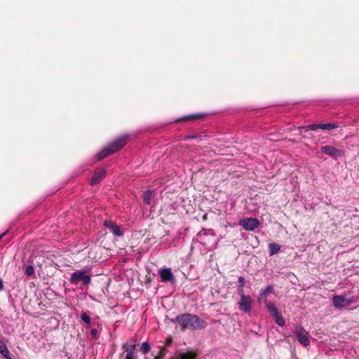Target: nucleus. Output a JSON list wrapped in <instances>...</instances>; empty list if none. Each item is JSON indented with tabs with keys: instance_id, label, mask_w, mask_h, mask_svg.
Masks as SVG:
<instances>
[{
	"instance_id": "1",
	"label": "nucleus",
	"mask_w": 359,
	"mask_h": 359,
	"mask_svg": "<svg viewBox=\"0 0 359 359\" xmlns=\"http://www.w3.org/2000/svg\"><path fill=\"white\" fill-rule=\"evenodd\" d=\"M173 323H177L183 330H201L205 327V323L196 315L184 313L178 315Z\"/></svg>"
},
{
	"instance_id": "2",
	"label": "nucleus",
	"mask_w": 359,
	"mask_h": 359,
	"mask_svg": "<svg viewBox=\"0 0 359 359\" xmlns=\"http://www.w3.org/2000/svg\"><path fill=\"white\" fill-rule=\"evenodd\" d=\"M128 135H123L119 137L114 140L112 142L108 144L106 147H104L102 150H101L97 154V160H102L105 157L108 156L110 154H112L117 151L120 150L123 148L128 139Z\"/></svg>"
},
{
	"instance_id": "3",
	"label": "nucleus",
	"mask_w": 359,
	"mask_h": 359,
	"mask_svg": "<svg viewBox=\"0 0 359 359\" xmlns=\"http://www.w3.org/2000/svg\"><path fill=\"white\" fill-rule=\"evenodd\" d=\"M197 241L207 248L216 246L215 233L212 230L202 229L196 235Z\"/></svg>"
},
{
	"instance_id": "4",
	"label": "nucleus",
	"mask_w": 359,
	"mask_h": 359,
	"mask_svg": "<svg viewBox=\"0 0 359 359\" xmlns=\"http://www.w3.org/2000/svg\"><path fill=\"white\" fill-rule=\"evenodd\" d=\"M69 281L74 285L81 282L83 285H88L91 281V277L90 275H86L83 271H76L71 274Z\"/></svg>"
},
{
	"instance_id": "5",
	"label": "nucleus",
	"mask_w": 359,
	"mask_h": 359,
	"mask_svg": "<svg viewBox=\"0 0 359 359\" xmlns=\"http://www.w3.org/2000/svg\"><path fill=\"white\" fill-rule=\"evenodd\" d=\"M123 350L121 356L124 359H137L136 344L125 343L122 345Z\"/></svg>"
},
{
	"instance_id": "6",
	"label": "nucleus",
	"mask_w": 359,
	"mask_h": 359,
	"mask_svg": "<svg viewBox=\"0 0 359 359\" xmlns=\"http://www.w3.org/2000/svg\"><path fill=\"white\" fill-rule=\"evenodd\" d=\"M295 336L298 341L304 346H307L310 344V340L309 339V333L303 327L297 326L294 331Z\"/></svg>"
},
{
	"instance_id": "7",
	"label": "nucleus",
	"mask_w": 359,
	"mask_h": 359,
	"mask_svg": "<svg viewBox=\"0 0 359 359\" xmlns=\"http://www.w3.org/2000/svg\"><path fill=\"white\" fill-rule=\"evenodd\" d=\"M338 128V125L336 123H315L308 125L304 127L306 131L309 130H316L317 129H323L326 130H331L332 129H336Z\"/></svg>"
},
{
	"instance_id": "8",
	"label": "nucleus",
	"mask_w": 359,
	"mask_h": 359,
	"mask_svg": "<svg viewBox=\"0 0 359 359\" xmlns=\"http://www.w3.org/2000/svg\"><path fill=\"white\" fill-rule=\"evenodd\" d=\"M240 224L245 230L254 231L259 225V222L257 218L250 217L241 220Z\"/></svg>"
},
{
	"instance_id": "9",
	"label": "nucleus",
	"mask_w": 359,
	"mask_h": 359,
	"mask_svg": "<svg viewBox=\"0 0 359 359\" xmlns=\"http://www.w3.org/2000/svg\"><path fill=\"white\" fill-rule=\"evenodd\" d=\"M252 299L250 295H246L241 297L238 302L241 311L245 313H249L252 309Z\"/></svg>"
},
{
	"instance_id": "10",
	"label": "nucleus",
	"mask_w": 359,
	"mask_h": 359,
	"mask_svg": "<svg viewBox=\"0 0 359 359\" xmlns=\"http://www.w3.org/2000/svg\"><path fill=\"white\" fill-rule=\"evenodd\" d=\"M332 303L336 308H342L345 306H348L352 303L349 299L345 298L341 295H336L332 297Z\"/></svg>"
},
{
	"instance_id": "11",
	"label": "nucleus",
	"mask_w": 359,
	"mask_h": 359,
	"mask_svg": "<svg viewBox=\"0 0 359 359\" xmlns=\"http://www.w3.org/2000/svg\"><path fill=\"white\" fill-rule=\"evenodd\" d=\"M320 150L323 153L334 158H337L341 155V153L339 149L330 145L323 146L321 147Z\"/></svg>"
},
{
	"instance_id": "12",
	"label": "nucleus",
	"mask_w": 359,
	"mask_h": 359,
	"mask_svg": "<svg viewBox=\"0 0 359 359\" xmlns=\"http://www.w3.org/2000/svg\"><path fill=\"white\" fill-rule=\"evenodd\" d=\"M104 226L110 230V231L116 236L120 237L123 235V232L121 231L118 225L114 224L111 221L106 220L104 222Z\"/></svg>"
},
{
	"instance_id": "13",
	"label": "nucleus",
	"mask_w": 359,
	"mask_h": 359,
	"mask_svg": "<svg viewBox=\"0 0 359 359\" xmlns=\"http://www.w3.org/2000/svg\"><path fill=\"white\" fill-rule=\"evenodd\" d=\"M106 176V171L104 169L99 168L96 170L94 172V175L91 179L90 184L92 186L95 185L99 183L101 180H102Z\"/></svg>"
},
{
	"instance_id": "14",
	"label": "nucleus",
	"mask_w": 359,
	"mask_h": 359,
	"mask_svg": "<svg viewBox=\"0 0 359 359\" xmlns=\"http://www.w3.org/2000/svg\"><path fill=\"white\" fill-rule=\"evenodd\" d=\"M159 275L161 278L162 281L166 282H173L175 280V277L170 270V269H161L159 270Z\"/></svg>"
},
{
	"instance_id": "15",
	"label": "nucleus",
	"mask_w": 359,
	"mask_h": 359,
	"mask_svg": "<svg viewBox=\"0 0 359 359\" xmlns=\"http://www.w3.org/2000/svg\"><path fill=\"white\" fill-rule=\"evenodd\" d=\"M196 354L191 352H184V353H180L175 358L171 357L170 359H196Z\"/></svg>"
},
{
	"instance_id": "16",
	"label": "nucleus",
	"mask_w": 359,
	"mask_h": 359,
	"mask_svg": "<svg viewBox=\"0 0 359 359\" xmlns=\"http://www.w3.org/2000/svg\"><path fill=\"white\" fill-rule=\"evenodd\" d=\"M273 292H274V288H273V286H272V285H269V286L266 287L265 289L262 290L259 297L258 298L259 302L260 303L262 302L263 297H266Z\"/></svg>"
},
{
	"instance_id": "17",
	"label": "nucleus",
	"mask_w": 359,
	"mask_h": 359,
	"mask_svg": "<svg viewBox=\"0 0 359 359\" xmlns=\"http://www.w3.org/2000/svg\"><path fill=\"white\" fill-rule=\"evenodd\" d=\"M266 308L269 311V312L271 313L272 317H274L275 316H278V314L280 313L278 309L276 307V305L274 303L271 302H265Z\"/></svg>"
},
{
	"instance_id": "18",
	"label": "nucleus",
	"mask_w": 359,
	"mask_h": 359,
	"mask_svg": "<svg viewBox=\"0 0 359 359\" xmlns=\"http://www.w3.org/2000/svg\"><path fill=\"white\" fill-rule=\"evenodd\" d=\"M0 354L6 359H12L5 343L1 339H0Z\"/></svg>"
},
{
	"instance_id": "19",
	"label": "nucleus",
	"mask_w": 359,
	"mask_h": 359,
	"mask_svg": "<svg viewBox=\"0 0 359 359\" xmlns=\"http://www.w3.org/2000/svg\"><path fill=\"white\" fill-rule=\"evenodd\" d=\"M153 191L151 190H147L144 192L143 194V201L144 203L147 205H150L151 202Z\"/></svg>"
},
{
	"instance_id": "20",
	"label": "nucleus",
	"mask_w": 359,
	"mask_h": 359,
	"mask_svg": "<svg viewBox=\"0 0 359 359\" xmlns=\"http://www.w3.org/2000/svg\"><path fill=\"white\" fill-rule=\"evenodd\" d=\"M269 250L270 255H273L280 250V246L276 243H270L269 245Z\"/></svg>"
},
{
	"instance_id": "21",
	"label": "nucleus",
	"mask_w": 359,
	"mask_h": 359,
	"mask_svg": "<svg viewBox=\"0 0 359 359\" xmlns=\"http://www.w3.org/2000/svg\"><path fill=\"white\" fill-rule=\"evenodd\" d=\"M205 116L204 114L198 113V114H194L189 116H184L181 118L180 120L184 121V120H196L200 118H202Z\"/></svg>"
},
{
	"instance_id": "22",
	"label": "nucleus",
	"mask_w": 359,
	"mask_h": 359,
	"mask_svg": "<svg viewBox=\"0 0 359 359\" xmlns=\"http://www.w3.org/2000/svg\"><path fill=\"white\" fill-rule=\"evenodd\" d=\"M150 350H151V346H150V344L147 341H144L141 344L140 351L143 354H147V353H149L150 351Z\"/></svg>"
},
{
	"instance_id": "23",
	"label": "nucleus",
	"mask_w": 359,
	"mask_h": 359,
	"mask_svg": "<svg viewBox=\"0 0 359 359\" xmlns=\"http://www.w3.org/2000/svg\"><path fill=\"white\" fill-rule=\"evenodd\" d=\"M274 318L275 322L280 326H285V322L284 318L282 317L280 313L278 314V316H275L273 317Z\"/></svg>"
},
{
	"instance_id": "24",
	"label": "nucleus",
	"mask_w": 359,
	"mask_h": 359,
	"mask_svg": "<svg viewBox=\"0 0 359 359\" xmlns=\"http://www.w3.org/2000/svg\"><path fill=\"white\" fill-rule=\"evenodd\" d=\"M274 318L275 322L280 326H285V322L284 318L282 317L280 313L278 314V316H275L273 317Z\"/></svg>"
},
{
	"instance_id": "25",
	"label": "nucleus",
	"mask_w": 359,
	"mask_h": 359,
	"mask_svg": "<svg viewBox=\"0 0 359 359\" xmlns=\"http://www.w3.org/2000/svg\"><path fill=\"white\" fill-rule=\"evenodd\" d=\"M35 273L34 268L32 265L29 264L25 267V273L28 276H34Z\"/></svg>"
},
{
	"instance_id": "26",
	"label": "nucleus",
	"mask_w": 359,
	"mask_h": 359,
	"mask_svg": "<svg viewBox=\"0 0 359 359\" xmlns=\"http://www.w3.org/2000/svg\"><path fill=\"white\" fill-rule=\"evenodd\" d=\"M167 353V348L165 346L163 347L159 351L158 353L155 355L154 359H162L163 357Z\"/></svg>"
},
{
	"instance_id": "27",
	"label": "nucleus",
	"mask_w": 359,
	"mask_h": 359,
	"mask_svg": "<svg viewBox=\"0 0 359 359\" xmlns=\"http://www.w3.org/2000/svg\"><path fill=\"white\" fill-rule=\"evenodd\" d=\"M81 318L86 324L88 325L90 323V318L86 313H83L81 316Z\"/></svg>"
},
{
	"instance_id": "28",
	"label": "nucleus",
	"mask_w": 359,
	"mask_h": 359,
	"mask_svg": "<svg viewBox=\"0 0 359 359\" xmlns=\"http://www.w3.org/2000/svg\"><path fill=\"white\" fill-rule=\"evenodd\" d=\"M243 289H244V286H242V285H238V286L237 291H238V294L240 295L241 297H242L243 296H246L244 294Z\"/></svg>"
},
{
	"instance_id": "29",
	"label": "nucleus",
	"mask_w": 359,
	"mask_h": 359,
	"mask_svg": "<svg viewBox=\"0 0 359 359\" xmlns=\"http://www.w3.org/2000/svg\"><path fill=\"white\" fill-rule=\"evenodd\" d=\"M97 334H98V332L96 329L93 328L90 330V336L93 338H94V339L97 338Z\"/></svg>"
},
{
	"instance_id": "30",
	"label": "nucleus",
	"mask_w": 359,
	"mask_h": 359,
	"mask_svg": "<svg viewBox=\"0 0 359 359\" xmlns=\"http://www.w3.org/2000/svg\"><path fill=\"white\" fill-rule=\"evenodd\" d=\"M238 281L239 283V285L244 286L245 283V280L244 277H243V276L238 277Z\"/></svg>"
},
{
	"instance_id": "31",
	"label": "nucleus",
	"mask_w": 359,
	"mask_h": 359,
	"mask_svg": "<svg viewBox=\"0 0 359 359\" xmlns=\"http://www.w3.org/2000/svg\"><path fill=\"white\" fill-rule=\"evenodd\" d=\"M4 289V283L1 278H0V291Z\"/></svg>"
},
{
	"instance_id": "32",
	"label": "nucleus",
	"mask_w": 359,
	"mask_h": 359,
	"mask_svg": "<svg viewBox=\"0 0 359 359\" xmlns=\"http://www.w3.org/2000/svg\"><path fill=\"white\" fill-rule=\"evenodd\" d=\"M7 232L8 231H6L0 235V241L6 235Z\"/></svg>"
},
{
	"instance_id": "33",
	"label": "nucleus",
	"mask_w": 359,
	"mask_h": 359,
	"mask_svg": "<svg viewBox=\"0 0 359 359\" xmlns=\"http://www.w3.org/2000/svg\"><path fill=\"white\" fill-rule=\"evenodd\" d=\"M194 138H195V137H194V136H188V137H186L187 140H188V139H194Z\"/></svg>"
}]
</instances>
